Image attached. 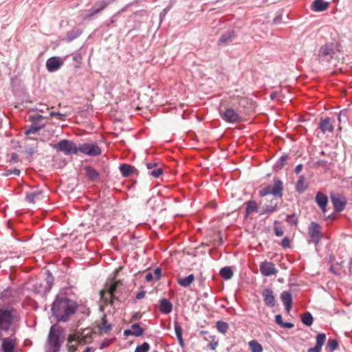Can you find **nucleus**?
<instances>
[{
  "label": "nucleus",
  "instance_id": "nucleus-4",
  "mask_svg": "<svg viewBox=\"0 0 352 352\" xmlns=\"http://www.w3.org/2000/svg\"><path fill=\"white\" fill-rule=\"evenodd\" d=\"M64 339V330L61 327L52 326L47 338L50 352H58Z\"/></svg>",
  "mask_w": 352,
  "mask_h": 352
},
{
  "label": "nucleus",
  "instance_id": "nucleus-56",
  "mask_svg": "<svg viewBox=\"0 0 352 352\" xmlns=\"http://www.w3.org/2000/svg\"><path fill=\"white\" fill-rule=\"evenodd\" d=\"M154 278H155L154 275L153 274V273H151V272L147 273L145 276V279L148 282L151 281Z\"/></svg>",
  "mask_w": 352,
  "mask_h": 352
},
{
  "label": "nucleus",
  "instance_id": "nucleus-22",
  "mask_svg": "<svg viewBox=\"0 0 352 352\" xmlns=\"http://www.w3.org/2000/svg\"><path fill=\"white\" fill-rule=\"evenodd\" d=\"M329 3L324 0H314L312 5V10L316 12H322L328 9Z\"/></svg>",
  "mask_w": 352,
  "mask_h": 352
},
{
  "label": "nucleus",
  "instance_id": "nucleus-57",
  "mask_svg": "<svg viewBox=\"0 0 352 352\" xmlns=\"http://www.w3.org/2000/svg\"><path fill=\"white\" fill-rule=\"evenodd\" d=\"M321 349H322L320 347L316 345L314 347L309 349L308 352H320Z\"/></svg>",
  "mask_w": 352,
  "mask_h": 352
},
{
  "label": "nucleus",
  "instance_id": "nucleus-21",
  "mask_svg": "<svg viewBox=\"0 0 352 352\" xmlns=\"http://www.w3.org/2000/svg\"><path fill=\"white\" fill-rule=\"evenodd\" d=\"M320 129L323 133H331L333 131V126L331 122V118H326L320 122Z\"/></svg>",
  "mask_w": 352,
  "mask_h": 352
},
{
  "label": "nucleus",
  "instance_id": "nucleus-63",
  "mask_svg": "<svg viewBox=\"0 0 352 352\" xmlns=\"http://www.w3.org/2000/svg\"><path fill=\"white\" fill-rule=\"evenodd\" d=\"M124 335L126 336H134V334L132 332V330L131 329H126L124 331Z\"/></svg>",
  "mask_w": 352,
  "mask_h": 352
},
{
  "label": "nucleus",
  "instance_id": "nucleus-31",
  "mask_svg": "<svg viewBox=\"0 0 352 352\" xmlns=\"http://www.w3.org/2000/svg\"><path fill=\"white\" fill-rule=\"evenodd\" d=\"M277 205L278 202L273 201H271L270 204L266 205L265 208L263 209L262 212H261V214H272L274 212L277 210Z\"/></svg>",
  "mask_w": 352,
  "mask_h": 352
},
{
  "label": "nucleus",
  "instance_id": "nucleus-52",
  "mask_svg": "<svg viewBox=\"0 0 352 352\" xmlns=\"http://www.w3.org/2000/svg\"><path fill=\"white\" fill-rule=\"evenodd\" d=\"M20 173H21V171H20L19 169L14 168L13 170H7L6 175H10L11 174H14V175H19Z\"/></svg>",
  "mask_w": 352,
  "mask_h": 352
},
{
  "label": "nucleus",
  "instance_id": "nucleus-2",
  "mask_svg": "<svg viewBox=\"0 0 352 352\" xmlns=\"http://www.w3.org/2000/svg\"><path fill=\"white\" fill-rule=\"evenodd\" d=\"M17 320L16 311L11 307L0 306V336L1 333L10 332L14 334L12 326Z\"/></svg>",
  "mask_w": 352,
  "mask_h": 352
},
{
  "label": "nucleus",
  "instance_id": "nucleus-53",
  "mask_svg": "<svg viewBox=\"0 0 352 352\" xmlns=\"http://www.w3.org/2000/svg\"><path fill=\"white\" fill-rule=\"evenodd\" d=\"M154 275V277L155 279L158 280L161 276V270L160 268L159 267H157L156 269L154 270L153 271V274Z\"/></svg>",
  "mask_w": 352,
  "mask_h": 352
},
{
  "label": "nucleus",
  "instance_id": "nucleus-16",
  "mask_svg": "<svg viewBox=\"0 0 352 352\" xmlns=\"http://www.w3.org/2000/svg\"><path fill=\"white\" fill-rule=\"evenodd\" d=\"M236 34L234 30H229L224 34H223L219 39L218 40L217 44L218 45L226 46L230 44L234 38H235Z\"/></svg>",
  "mask_w": 352,
  "mask_h": 352
},
{
  "label": "nucleus",
  "instance_id": "nucleus-29",
  "mask_svg": "<svg viewBox=\"0 0 352 352\" xmlns=\"http://www.w3.org/2000/svg\"><path fill=\"white\" fill-rule=\"evenodd\" d=\"M219 274L222 278L229 280L233 276V271L231 267L226 266L221 269Z\"/></svg>",
  "mask_w": 352,
  "mask_h": 352
},
{
  "label": "nucleus",
  "instance_id": "nucleus-47",
  "mask_svg": "<svg viewBox=\"0 0 352 352\" xmlns=\"http://www.w3.org/2000/svg\"><path fill=\"white\" fill-rule=\"evenodd\" d=\"M42 126H32L28 130L25 131L26 135H29L31 133H35L38 132Z\"/></svg>",
  "mask_w": 352,
  "mask_h": 352
},
{
  "label": "nucleus",
  "instance_id": "nucleus-11",
  "mask_svg": "<svg viewBox=\"0 0 352 352\" xmlns=\"http://www.w3.org/2000/svg\"><path fill=\"white\" fill-rule=\"evenodd\" d=\"M222 118L228 122H240L241 121V118L240 116L232 109L228 108L221 114Z\"/></svg>",
  "mask_w": 352,
  "mask_h": 352
},
{
  "label": "nucleus",
  "instance_id": "nucleus-64",
  "mask_svg": "<svg viewBox=\"0 0 352 352\" xmlns=\"http://www.w3.org/2000/svg\"><path fill=\"white\" fill-rule=\"evenodd\" d=\"M155 166H156V164H154V163H148V164H146L147 169H148V170H149L153 169V168H155Z\"/></svg>",
  "mask_w": 352,
  "mask_h": 352
},
{
  "label": "nucleus",
  "instance_id": "nucleus-20",
  "mask_svg": "<svg viewBox=\"0 0 352 352\" xmlns=\"http://www.w3.org/2000/svg\"><path fill=\"white\" fill-rule=\"evenodd\" d=\"M280 299L285 306L287 312L290 311L292 305V294L288 291H284L280 294Z\"/></svg>",
  "mask_w": 352,
  "mask_h": 352
},
{
  "label": "nucleus",
  "instance_id": "nucleus-36",
  "mask_svg": "<svg viewBox=\"0 0 352 352\" xmlns=\"http://www.w3.org/2000/svg\"><path fill=\"white\" fill-rule=\"evenodd\" d=\"M131 329L135 336H140L143 333V329L140 327L138 323H135L131 325Z\"/></svg>",
  "mask_w": 352,
  "mask_h": 352
},
{
  "label": "nucleus",
  "instance_id": "nucleus-61",
  "mask_svg": "<svg viewBox=\"0 0 352 352\" xmlns=\"http://www.w3.org/2000/svg\"><path fill=\"white\" fill-rule=\"evenodd\" d=\"M281 19H282V16H281V14H278V16H276L274 19V20H273V23H274V24H277V23H280V21H281Z\"/></svg>",
  "mask_w": 352,
  "mask_h": 352
},
{
  "label": "nucleus",
  "instance_id": "nucleus-10",
  "mask_svg": "<svg viewBox=\"0 0 352 352\" xmlns=\"http://www.w3.org/2000/svg\"><path fill=\"white\" fill-rule=\"evenodd\" d=\"M261 273L265 276H270L277 274L278 270L272 262L264 261L260 264Z\"/></svg>",
  "mask_w": 352,
  "mask_h": 352
},
{
  "label": "nucleus",
  "instance_id": "nucleus-8",
  "mask_svg": "<svg viewBox=\"0 0 352 352\" xmlns=\"http://www.w3.org/2000/svg\"><path fill=\"white\" fill-rule=\"evenodd\" d=\"M308 234L310 237L309 243H314L315 245H318L322 238V233L320 224L314 221L311 222L308 227Z\"/></svg>",
  "mask_w": 352,
  "mask_h": 352
},
{
  "label": "nucleus",
  "instance_id": "nucleus-33",
  "mask_svg": "<svg viewBox=\"0 0 352 352\" xmlns=\"http://www.w3.org/2000/svg\"><path fill=\"white\" fill-rule=\"evenodd\" d=\"M247 207H246V214L248 215L251 214L253 212H257L258 207L257 206V204L255 201L251 200L246 203Z\"/></svg>",
  "mask_w": 352,
  "mask_h": 352
},
{
  "label": "nucleus",
  "instance_id": "nucleus-32",
  "mask_svg": "<svg viewBox=\"0 0 352 352\" xmlns=\"http://www.w3.org/2000/svg\"><path fill=\"white\" fill-rule=\"evenodd\" d=\"M109 4L108 1H102L100 2H97L95 5L96 6H98L97 9L94 10L90 14L89 16H93L97 14H98L100 12H101L102 10H104Z\"/></svg>",
  "mask_w": 352,
  "mask_h": 352
},
{
  "label": "nucleus",
  "instance_id": "nucleus-3",
  "mask_svg": "<svg viewBox=\"0 0 352 352\" xmlns=\"http://www.w3.org/2000/svg\"><path fill=\"white\" fill-rule=\"evenodd\" d=\"M122 285V283L120 280L106 283L104 288L100 292V298L103 302L106 305L109 304L112 305L115 300H118L116 293L118 288Z\"/></svg>",
  "mask_w": 352,
  "mask_h": 352
},
{
  "label": "nucleus",
  "instance_id": "nucleus-1",
  "mask_svg": "<svg viewBox=\"0 0 352 352\" xmlns=\"http://www.w3.org/2000/svg\"><path fill=\"white\" fill-rule=\"evenodd\" d=\"M77 309L76 304L68 298H58L53 303L52 311L58 322H67Z\"/></svg>",
  "mask_w": 352,
  "mask_h": 352
},
{
  "label": "nucleus",
  "instance_id": "nucleus-55",
  "mask_svg": "<svg viewBox=\"0 0 352 352\" xmlns=\"http://www.w3.org/2000/svg\"><path fill=\"white\" fill-rule=\"evenodd\" d=\"M73 59L75 62H76L78 63V65H79L80 63H81V60H82V56L80 54H76L74 57H73Z\"/></svg>",
  "mask_w": 352,
  "mask_h": 352
},
{
  "label": "nucleus",
  "instance_id": "nucleus-42",
  "mask_svg": "<svg viewBox=\"0 0 352 352\" xmlns=\"http://www.w3.org/2000/svg\"><path fill=\"white\" fill-rule=\"evenodd\" d=\"M148 173L157 178L162 174V169L161 168H154L153 170L148 171Z\"/></svg>",
  "mask_w": 352,
  "mask_h": 352
},
{
  "label": "nucleus",
  "instance_id": "nucleus-48",
  "mask_svg": "<svg viewBox=\"0 0 352 352\" xmlns=\"http://www.w3.org/2000/svg\"><path fill=\"white\" fill-rule=\"evenodd\" d=\"M281 245L283 248H287L290 247V240L287 236L283 239Z\"/></svg>",
  "mask_w": 352,
  "mask_h": 352
},
{
  "label": "nucleus",
  "instance_id": "nucleus-60",
  "mask_svg": "<svg viewBox=\"0 0 352 352\" xmlns=\"http://www.w3.org/2000/svg\"><path fill=\"white\" fill-rule=\"evenodd\" d=\"M302 170V165L301 164L297 165L294 169V172L296 174H298L301 172V170Z\"/></svg>",
  "mask_w": 352,
  "mask_h": 352
},
{
  "label": "nucleus",
  "instance_id": "nucleus-62",
  "mask_svg": "<svg viewBox=\"0 0 352 352\" xmlns=\"http://www.w3.org/2000/svg\"><path fill=\"white\" fill-rule=\"evenodd\" d=\"M294 327V324L291 322H283L282 327L290 329Z\"/></svg>",
  "mask_w": 352,
  "mask_h": 352
},
{
  "label": "nucleus",
  "instance_id": "nucleus-30",
  "mask_svg": "<svg viewBox=\"0 0 352 352\" xmlns=\"http://www.w3.org/2000/svg\"><path fill=\"white\" fill-rule=\"evenodd\" d=\"M85 171L87 177L91 180L95 181L99 177L98 171L91 166L85 167Z\"/></svg>",
  "mask_w": 352,
  "mask_h": 352
},
{
  "label": "nucleus",
  "instance_id": "nucleus-24",
  "mask_svg": "<svg viewBox=\"0 0 352 352\" xmlns=\"http://www.w3.org/2000/svg\"><path fill=\"white\" fill-rule=\"evenodd\" d=\"M308 188V185L306 184L305 177L303 175H300L296 184V190L299 193H302Z\"/></svg>",
  "mask_w": 352,
  "mask_h": 352
},
{
  "label": "nucleus",
  "instance_id": "nucleus-41",
  "mask_svg": "<svg viewBox=\"0 0 352 352\" xmlns=\"http://www.w3.org/2000/svg\"><path fill=\"white\" fill-rule=\"evenodd\" d=\"M286 221L290 224V225H294L296 226L298 224V219L296 217L295 214H291V215H287L286 217Z\"/></svg>",
  "mask_w": 352,
  "mask_h": 352
},
{
  "label": "nucleus",
  "instance_id": "nucleus-15",
  "mask_svg": "<svg viewBox=\"0 0 352 352\" xmlns=\"http://www.w3.org/2000/svg\"><path fill=\"white\" fill-rule=\"evenodd\" d=\"M62 65L63 62L61 61L60 58L56 56L50 58L46 62V67L50 72L56 71L61 67Z\"/></svg>",
  "mask_w": 352,
  "mask_h": 352
},
{
  "label": "nucleus",
  "instance_id": "nucleus-13",
  "mask_svg": "<svg viewBox=\"0 0 352 352\" xmlns=\"http://www.w3.org/2000/svg\"><path fill=\"white\" fill-rule=\"evenodd\" d=\"M272 195L276 198H281L283 195V184L278 178H275L274 185L271 186Z\"/></svg>",
  "mask_w": 352,
  "mask_h": 352
},
{
  "label": "nucleus",
  "instance_id": "nucleus-6",
  "mask_svg": "<svg viewBox=\"0 0 352 352\" xmlns=\"http://www.w3.org/2000/svg\"><path fill=\"white\" fill-rule=\"evenodd\" d=\"M78 145L74 142L68 140H63L54 146V148L58 151L64 153L66 155L74 154L78 153Z\"/></svg>",
  "mask_w": 352,
  "mask_h": 352
},
{
  "label": "nucleus",
  "instance_id": "nucleus-40",
  "mask_svg": "<svg viewBox=\"0 0 352 352\" xmlns=\"http://www.w3.org/2000/svg\"><path fill=\"white\" fill-rule=\"evenodd\" d=\"M148 349L149 344L147 342H144L136 347L135 352H147Z\"/></svg>",
  "mask_w": 352,
  "mask_h": 352
},
{
  "label": "nucleus",
  "instance_id": "nucleus-45",
  "mask_svg": "<svg viewBox=\"0 0 352 352\" xmlns=\"http://www.w3.org/2000/svg\"><path fill=\"white\" fill-rule=\"evenodd\" d=\"M182 329L181 327L177 325V341L179 342V344L183 346H184V341L182 339Z\"/></svg>",
  "mask_w": 352,
  "mask_h": 352
},
{
  "label": "nucleus",
  "instance_id": "nucleus-5",
  "mask_svg": "<svg viewBox=\"0 0 352 352\" xmlns=\"http://www.w3.org/2000/svg\"><path fill=\"white\" fill-rule=\"evenodd\" d=\"M338 44L327 43L322 45L317 54V58L320 63H329L336 54Z\"/></svg>",
  "mask_w": 352,
  "mask_h": 352
},
{
  "label": "nucleus",
  "instance_id": "nucleus-27",
  "mask_svg": "<svg viewBox=\"0 0 352 352\" xmlns=\"http://www.w3.org/2000/svg\"><path fill=\"white\" fill-rule=\"evenodd\" d=\"M194 280L195 276L192 274H191L186 278L177 279V283L184 287H188L191 285Z\"/></svg>",
  "mask_w": 352,
  "mask_h": 352
},
{
  "label": "nucleus",
  "instance_id": "nucleus-28",
  "mask_svg": "<svg viewBox=\"0 0 352 352\" xmlns=\"http://www.w3.org/2000/svg\"><path fill=\"white\" fill-rule=\"evenodd\" d=\"M250 352H263L262 345L256 340H252L248 343Z\"/></svg>",
  "mask_w": 352,
  "mask_h": 352
},
{
  "label": "nucleus",
  "instance_id": "nucleus-23",
  "mask_svg": "<svg viewBox=\"0 0 352 352\" xmlns=\"http://www.w3.org/2000/svg\"><path fill=\"white\" fill-rule=\"evenodd\" d=\"M159 309L162 314H169L172 310V304L167 299H162L160 300Z\"/></svg>",
  "mask_w": 352,
  "mask_h": 352
},
{
  "label": "nucleus",
  "instance_id": "nucleus-12",
  "mask_svg": "<svg viewBox=\"0 0 352 352\" xmlns=\"http://www.w3.org/2000/svg\"><path fill=\"white\" fill-rule=\"evenodd\" d=\"M331 199L336 212H340L344 209L346 204V200L345 198L340 197L338 195H332L331 196Z\"/></svg>",
  "mask_w": 352,
  "mask_h": 352
},
{
  "label": "nucleus",
  "instance_id": "nucleus-46",
  "mask_svg": "<svg viewBox=\"0 0 352 352\" xmlns=\"http://www.w3.org/2000/svg\"><path fill=\"white\" fill-rule=\"evenodd\" d=\"M113 341V339H104L100 345L101 349L109 346Z\"/></svg>",
  "mask_w": 352,
  "mask_h": 352
},
{
  "label": "nucleus",
  "instance_id": "nucleus-39",
  "mask_svg": "<svg viewBox=\"0 0 352 352\" xmlns=\"http://www.w3.org/2000/svg\"><path fill=\"white\" fill-rule=\"evenodd\" d=\"M338 342L335 339H329L328 340V347L331 351H333L338 349Z\"/></svg>",
  "mask_w": 352,
  "mask_h": 352
},
{
  "label": "nucleus",
  "instance_id": "nucleus-9",
  "mask_svg": "<svg viewBox=\"0 0 352 352\" xmlns=\"http://www.w3.org/2000/svg\"><path fill=\"white\" fill-rule=\"evenodd\" d=\"M78 152L88 156H98L101 154V149L96 143H83L78 146Z\"/></svg>",
  "mask_w": 352,
  "mask_h": 352
},
{
  "label": "nucleus",
  "instance_id": "nucleus-35",
  "mask_svg": "<svg viewBox=\"0 0 352 352\" xmlns=\"http://www.w3.org/2000/svg\"><path fill=\"white\" fill-rule=\"evenodd\" d=\"M216 327H217V330L223 334H226L229 329L228 324L222 320H219V321L217 322Z\"/></svg>",
  "mask_w": 352,
  "mask_h": 352
},
{
  "label": "nucleus",
  "instance_id": "nucleus-26",
  "mask_svg": "<svg viewBox=\"0 0 352 352\" xmlns=\"http://www.w3.org/2000/svg\"><path fill=\"white\" fill-rule=\"evenodd\" d=\"M120 170L124 177H129L135 170V168L131 165L123 164L120 166Z\"/></svg>",
  "mask_w": 352,
  "mask_h": 352
},
{
  "label": "nucleus",
  "instance_id": "nucleus-59",
  "mask_svg": "<svg viewBox=\"0 0 352 352\" xmlns=\"http://www.w3.org/2000/svg\"><path fill=\"white\" fill-rule=\"evenodd\" d=\"M316 164L318 166H327V164H328V162L327 161H324V160H318L317 162H316Z\"/></svg>",
  "mask_w": 352,
  "mask_h": 352
},
{
  "label": "nucleus",
  "instance_id": "nucleus-58",
  "mask_svg": "<svg viewBox=\"0 0 352 352\" xmlns=\"http://www.w3.org/2000/svg\"><path fill=\"white\" fill-rule=\"evenodd\" d=\"M146 292L144 291H141L138 292L136 295V299L140 300L145 296Z\"/></svg>",
  "mask_w": 352,
  "mask_h": 352
},
{
  "label": "nucleus",
  "instance_id": "nucleus-19",
  "mask_svg": "<svg viewBox=\"0 0 352 352\" xmlns=\"http://www.w3.org/2000/svg\"><path fill=\"white\" fill-rule=\"evenodd\" d=\"M16 346V340L10 338L2 339L1 349L3 352H14Z\"/></svg>",
  "mask_w": 352,
  "mask_h": 352
},
{
  "label": "nucleus",
  "instance_id": "nucleus-38",
  "mask_svg": "<svg viewBox=\"0 0 352 352\" xmlns=\"http://www.w3.org/2000/svg\"><path fill=\"white\" fill-rule=\"evenodd\" d=\"M279 224V222L278 221H274V230L276 236H282L283 235V228L281 226H278Z\"/></svg>",
  "mask_w": 352,
  "mask_h": 352
},
{
  "label": "nucleus",
  "instance_id": "nucleus-17",
  "mask_svg": "<svg viewBox=\"0 0 352 352\" xmlns=\"http://www.w3.org/2000/svg\"><path fill=\"white\" fill-rule=\"evenodd\" d=\"M263 300L268 307H273L275 306V297L274 293L270 289H265L262 292Z\"/></svg>",
  "mask_w": 352,
  "mask_h": 352
},
{
  "label": "nucleus",
  "instance_id": "nucleus-50",
  "mask_svg": "<svg viewBox=\"0 0 352 352\" xmlns=\"http://www.w3.org/2000/svg\"><path fill=\"white\" fill-rule=\"evenodd\" d=\"M50 115L51 116H56V117H58V119L62 120H63L65 119V116H66V115H65V114L60 113H59V112H55V111H51V112L50 113Z\"/></svg>",
  "mask_w": 352,
  "mask_h": 352
},
{
  "label": "nucleus",
  "instance_id": "nucleus-44",
  "mask_svg": "<svg viewBox=\"0 0 352 352\" xmlns=\"http://www.w3.org/2000/svg\"><path fill=\"white\" fill-rule=\"evenodd\" d=\"M215 338V336H210V338L212 340V341L208 344V348L211 350H215L218 346L219 342L218 341L214 340Z\"/></svg>",
  "mask_w": 352,
  "mask_h": 352
},
{
  "label": "nucleus",
  "instance_id": "nucleus-25",
  "mask_svg": "<svg viewBox=\"0 0 352 352\" xmlns=\"http://www.w3.org/2000/svg\"><path fill=\"white\" fill-rule=\"evenodd\" d=\"M42 197V193L41 191H34L32 193H28L26 195V199L31 204H36L40 201Z\"/></svg>",
  "mask_w": 352,
  "mask_h": 352
},
{
  "label": "nucleus",
  "instance_id": "nucleus-51",
  "mask_svg": "<svg viewBox=\"0 0 352 352\" xmlns=\"http://www.w3.org/2000/svg\"><path fill=\"white\" fill-rule=\"evenodd\" d=\"M74 341L69 342V337L67 338V349L69 352H74L76 350V346L74 345L73 343Z\"/></svg>",
  "mask_w": 352,
  "mask_h": 352
},
{
  "label": "nucleus",
  "instance_id": "nucleus-18",
  "mask_svg": "<svg viewBox=\"0 0 352 352\" xmlns=\"http://www.w3.org/2000/svg\"><path fill=\"white\" fill-rule=\"evenodd\" d=\"M316 202L323 213L327 212L328 197L325 194L322 192H318L316 195Z\"/></svg>",
  "mask_w": 352,
  "mask_h": 352
},
{
  "label": "nucleus",
  "instance_id": "nucleus-7",
  "mask_svg": "<svg viewBox=\"0 0 352 352\" xmlns=\"http://www.w3.org/2000/svg\"><path fill=\"white\" fill-rule=\"evenodd\" d=\"M76 341L78 344L91 343L92 341V331L90 329H84L81 333L76 332L69 336V342Z\"/></svg>",
  "mask_w": 352,
  "mask_h": 352
},
{
  "label": "nucleus",
  "instance_id": "nucleus-54",
  "mask_svg": "<svg viewBox=\"0 0 352 352\" xmlns=\"http://www.w3.org/2000/svg\"><path fill=\"white\" fill-rule=\"evenodd\" d=\"M275 321L278 325H280L282 327L284 322H283L282 316L278 314L275 316Z\"/></svg>",
  "mask_w": 352,
  "mask_h": 352
},
{
  "label": "nucleus",
  "instance_id": "nucleus-34",
  "mask_svg": "<svg viewBox=\"0 0 352 352\" xmlns=\"http://www.w3.org/2000/svg\"><path fill=\"white\" fill-rule=\"evenodd\" d=\"M301 320L304 324L311 326L314 322V318L309 312H305L301 316Z\"/></svg>",
  "mask_w": 352,
  "mask_h": 352
},
{
  "label": "nucleus",
  "instance_id": "nucleus-43",
  "mask_svg": "<svg viewBox=\"0 0 352 352\" xmlns=\"http://www.w3.org/2000/svg\"><path fill=\"white\" fill-rule=\"evenodd\" d=\"M270 194H272L271 186H267L259 191V195L261 197H264Z\"/></svg>",
  "mask_w": 352,
  "mask_h": 352
},
{
  "label": "nucleus",
  "instance_id": "nucleus-14",
  "mask_svg": "<svg viewBox=\"0 0 352 352\" xmlns=\"http://www.w3.org/2000/svg\"><path fill=\"white\" fill-rule=\"evenodd\" d=\"M96 327L100 335L107 334L112 329V326L107 322L105 315L103 316L100 321L97 322Z\"/></svg>",
  "mask_w": 352,
  "mask_h": 352
},
{
  "label": "nucleus",
  "instance_id": "nucleus-49",
  "mask_svg": "<svg viewBox=\"0 0 352 352\" xmlns=\"http://www.w3.org/2000/svg\"><path fill=\"white\" fill-rule=\"evenodd\" d=\"M287 159H288L287 155H283L280 157V158L279 160V164H278L279 168H282L284 166L285 162L287 160Z\"/></svg>",
  "mask_w": 352,
  "mask_h": 352
},
{
  "label": "nucleus",
  "instance_id": "nucleus-37",
  "mask_svg": "<svg viewBox=\"0 0 352 352\" xmlns=\"http://www.w3.org/2000/svg\"><path fill=\"white\" fill-rule=\"evenodd\" d=\"M326 340V335L324 333H318L316 336V345L318 346L322 349V346L324 345Z\"/></svg>",
  "mask_w": 352,
  "mask_h": 352
}]
</instances>
